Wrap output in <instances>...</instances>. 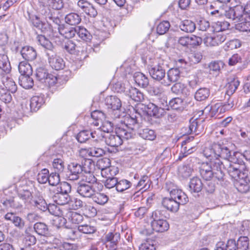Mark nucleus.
I'll return each instance as SVG.
<instances>
[{
  "label": "nucleus",
  "mask_w": 250,
  "mask_h": 250,
  "mask_svg": "<svg viewBox=\"0 0 250 250\" xmlns=\"http://www.w3.org/2000/svg\"><path fill=\"white\" fill-rule=\"evenodd\" d=\"M167 190L169 192L170 198H165L162 201L163 206L172 212H176L180 205H184L188 201V198L185 192L178 189L172 183L166 184Z\"/></svg>",
  "instance_id": "f257e3e1"
},
{
  "label": "nucleus",
  "mask_w": 250,
  "mask_h": 250,
  "mask_svg": "<svg viewBox=\"0 0 250 250\" xmlns=\"http://www.w3.org/2000/svg\"><path fill=\"white\" fill-rule=\"evenodd\" d=\"M225 166L219 158H211L208 162L203 163L200 167V173L206 181L212 178L219 181H223L225 176Z\"/></svg>",
  "instance_id": "f03ea898"
},
{
  "label": "nucleus",
  "mask_w": 250,
  "mask_h": 250,
  "mask_svg": "<svg viewBox=\"0 0 250 250\" xmlns=\"http://www.w3.org/2000/svg\"><path fill=\"white\" fill-rule=\"evenodd\" d=\"M112 129L113 124L111 122L106 121L104 123L102 129L104 132H107L104 140L107 145L116 147L122 144L124 140H127L131 138L130 134L126 133L123 128H117L115 134H108Z\"/></svg>",
  "instance_id": "7ed1b4c3"
},
{
  "label": "nucleus",
  "mask_w": 250,
  "mask_h": 250,
  "mask_svg": "<svg viewBox=\"0 0 250 250\" xmlns=\"http://www.w3.org/2000/svg\"><path fill=\"white\" fill-rule=\"evenodd\" d=\"M19 196L26 206H32L42 211H46L48 208L46 201L40 195L33 196L29 191L26 190L20 194Z\"/></svg>",
  "instance_id": "20e7f679"
},
{
  "label": "nucleus",
  "mask_w": 250,
  "mask_h": 250,
  "mask_svg": "<svg viewBox=\"0 0 250 250\" xmlns=\"http://www.w3.org/2000/svg\"><path fill=\"white\" fill-rule=\"evenodd\" d=\"M231 163L229 164L227 168L229 176L235 181L246 177V167L244 162L241 160L234 159Z\"/></svg>",
  "instance_id": "39448f33"
},
{
  "label": "nucleus",
  "mask_w": 250,
  "mask_h": 250,
  "mask_svg": "<svg viewBox=\"0 0 250 250\" xmlns=\"http://www.w3.org/2000/svg\"><path fill=\"white\" fill-rule=\"evenodd\" d=\"M116 87L117 92H123L135 102H141L144 99V94L139 89L131 86L129 84L123 85L120 83H117Z\"/></svg>",
  "instance_id": "423d86ee"
},
{
  "label": "nucleus",
  "mask_w": 250,
  "mask_h": 250,
  "mask_svg": "<svg viewBox=\"0 0 250 250\" xmlns=\"http://www.w3.org/2000/svg\"><path fill=\"white\" fill-rule=\"evenodd\" d=\"M36 77L39 82L47 86H53L57 82V77L49 74L47 70L43 67L36 69Z\"/></svg>",
  "instance_id": "0eeeda50"
},
{
  "label": "nucleus",
  "mask_w": 250,
  "mask_h": 250,
  "mask_svg": "<svg viewBox=\"0 0 250 250\" xmlns=\"http://www.w3.org/2000/svg\"><path fill=\"white\" fill-rule=\"evenodd\" d=\"M212 149L216 153L217 158L220 157L229 162L234 160L235 158L231 155L232 151L227 145L220 143H214Z\"/></svg>",
  "instance_id": "6e6552de"
},
{
  "label": "nucleus",
  "mask_w": 250,
  "mask_h": 250,
  "mask_svg": "<svg viewBox=\"0 0 250 250\" xmlns=\"http://www.w3.org/2000/svg\"><path fill=\"white\" fill-rule=\"evenodd\" d=\"M30 19L32 25L38 29L41 30L42 32L46 34L51 38L57 37L55 35L56 33L54 32L52 27L50 24L42 22L40 18L35 15L33 16Z\"/></svg>",
  "instance_id": "1a4fd4ad"
},
{
  "label": "nucleus",
  "mask_w": 250,
  "mask_h": 250,
  "mask_svg": "<svg viewBox=\"0 0 250 250\" xmlns=\"http://www.w3.org/2000/svg\"><path fill=\"white\" fill-rule=\"evenodd\" d=\"M105 104L108 109L112 110V114H113V118L120 117V109L122 105L120 99L114 96H107L105 99Z\"/></svg>",
  "instance_id": "9d476101"
},
{
  "label": "nucleus",
  "mask_w": 250,
  "mask_h": 250,
  "mask_svg": "<svg viewBox=\"0 0 250 250\" xmlns=\"http://www.w3.org/2000/svg\"><path fill=\"white\" fill-rule=\"evenodd\" d=\"M159 215V211L152 212L151 218L153 220L151 221V225L152 229L156 232H164L168 229L169 224L166 220L160 219Z\"/></svg>",
  "instance_id": "9b49d317"
},
{
  "label": "nucleus",
  "mask_w": 250,
  "mask_h": 250,
  "mask_svg": "<svg viewBox=\"0 0 250 250\" xmlns=\"http://www.w3.org/2000/svg\"><path fill=\"white\" fill-rule=\"evenodd\" d=\"M139 127V123L136 116L134 118L130 116L127 117L124 121V123L118 127V128H123L126 133H130L131 138H133L135 135L133 132L138 130Z\"/></svg>",
  "instance_id": "f8f14e48"
},
{
  "label": "nucleus",
  "mask_w": 250,
  "mask_h": 250,
  "mask_svg": "<svg viewBox=\"0 0 250 250\" xmlns=\"http://www.w3.org/2000/svg\"><path fill=\"white\" fill-rule=\"evenodd\" d=\"M46 55L48 56V60L50 66L56 70H62L65 66V63L61 57L55 54L54 52H46Z\"/></svg>",
  "instance_id": "ddd939ff"
},
{
  "label": "nucleus",
  "mask_w": 250,
  "mask_h": 250,
  "mask_svg": "<svg viewBox=\"0 0 250 250\" xmlns=\"http://www.w3.org/2000/svg\"><path fill=\"white\" fill-rule=\"evenodd\" d=\"M205 111L209 112V115L211 117H214L216 118H221L220 115L226 111L221 103H217L211 105H208L205 108L204 110L200 111L201 114L202 115Z\"/></svg>",
  "instance_id": "4468645a"
},
{
  "label": "nucleus",
  "mask_w": 250,
  "mask_h": 250,
  "mask_svg": "<svg viewBox=\"0 0 250 250\" xmlns=\"http://www.w3.org/2000/svg\"><path fill=\"white\" fill-rule=\"evenodd\" d=\"M68 178L70 180L75 181L80 179L83 172L81 165L76 162L70 163L67 166Z\"/></svg>",
  "instance_id": "2eb2a0df"
},
{
  "label": "nucleus",
  "mask_w": 250,
  "mask_h": 250,
  "mask_svg": "<svg viewBox=\"0 0 250 250\" xmlns=\"http://www.w3.org/2000/svg\"><path fill=\"white\" fill-rule=\"evenodd\" d=\"M226 39V36L223 33H214L213 36L205 37L203 42L207 46H215L221 44Z\"/></svg>",
  "instance_id": "dca6fc26"
},
{
  "label": "nucleus",
  "mask_w": 250,
  "mask_h": 250,
  "mask_svg": "<svg viewBox=\"0 0 250 250\" xmlns=\"http://www.w3.org/2000/svg\"><path fill=\"white\" fill-rule=\"evenodd\" d=\"M167 79L162 81V84L169 86L171 83L177 82L181 77V72L179 68L169 69L167 73Z\"/></svg>",
  "instance_id": "f3484780"
},
{
  "label": "nucleus",
  "mask_w": 250,
  "mask_h": 250,
  "mask_svg": "<svg viewBox=\"0 0 250 250\" xmlns=\"http://www.w3.org/2000/svg\"><path fill=\"white\" fill-rule=\"evenodd\" d=\"M77 192L80 196L84 198H91L95 192L92 185L78 182Z\"/></svg>",
  "instance_id": "a211bd4d"
},
{
  "label": "nucleus",
  "mask_w": 250,
  "mask_h": 250,
  "mask_svg": "<svg viewBox=\"0 0 250 250\" xmlns=\"http://www.w3.org/2000/svg\"><path fill=\"white\" fill-rule=\"evenodd\" d=\"M149 73L151 77L154 80L160 82L162 83V81L165 80L166 76V72L164 67L160 65L151 66L149 68Z\"/></svg>",
  "instance_id": "6ab92c4d"
},
{
  "label": "nucleus",
  "mask_w": 250,
  "mask_h": 250,
  "mask_svg": "<svg viewBox=\"0 0 250 250\" xmlns=\"http://www.w3.org/2000/svg\"><path fill=\"white\" fill-rule=\"evenodd\" d=\"M78 6L87 15L91 17H95L97 11L89 2L86 0H79L77 2Z\"/></svg>",
  "instance_id": "aec40b11"
},
{
  "label": "nucleus",
  "mask_w": 250,
  "mask_h": 250,
  "mask_svg": "<svg viewBox=\"0 0 250 250\" xmlns=\"http://www.w3.org/2000/svg\"><path fill=\"white\" fill-rule=\"evenodd\" d=\"M60 34L65 38L70 39L76 34V27H70L64 24L59 25L58 28Z\"/></svg>",
  "instance_id": "412c9836"
},
{
  "label": "nucleus",
  "mask_w": 250,
  "mask_h": 250,
  "mask_svg": "<svg viewBox=\"0 0 250 250\" xmlns=\"http://www.w3.org/2000/svg\"><path fill=\"white\" fill-rule=\"evenodd\" d=\"M21 53L22 58L27 61H33L37 57V52L35 49L29 46L23 47L21 51Z\"/></svg>",
  "instance_id": "4be33fe9"
},
{
  "label": "nucleus",
  "mask_w": 250,
  "mask_h": 250,
  "mask_svg": "<svg viewBox=\"0 0 250 250\" xmlns=\"http://www.w3.org/2000/svg\"><path fill=\"white\" fill-rule=\"evenodd\" d=\"M203 120L197 118H191L189 121V131L195 134H199L202 130L203 127L202 125Z\"/></svg>",
  "instance_id": "5701e85b"
},
{
  "label": "nucleus",
  "mask_w": 250,
  "mask_h": 250,
  "mask_svg": "<svg viewBox=\"0 0 250 250\" xmlns=\"http://www.w3.org/2000/svg\"><path fill=\"white\" fill-rule=\"evenodd\" d=\"M203 187V184L199 177H194L190 179L189 184V189L191 193H198L200 192Z\"/></svg>",
  "instance_id": "b1692460"
},
{
  "label": "nucleus",
  "mask_w": 250,
  "mask_h": 250,
  "mask_svg": "<svg viewBox=\"0 0 250 250\" xmlns=\"http://www.w3.org/2000/svg\"><path fill=\"white\" fill-rule=\"evenodd\" d=\"M45 103L43 96H35L30 100V108L31 111H38L42 105Z\"/></svg>",
  "instance_id": "393cba45"
},
{
  "label": "nucleus",
  "mask_w": 250,
  "mask_h": 250,
  "mask_svg": "<svg viewBox=\"0 0 250 250\" xmlns=\"http://www.w3.org/2000/svg\"><path fill=\"white\" fill-rule=\"evenodd\" d=\"M2 82L8 91H11L12 93H14L17 91V85L11 77L7 74L4 75L2 77Z\"/></svg>",
  "instance_id": "a878e982"
},
{
  "label": "nucleus",
  "mask_w": 250,
  "mask_h": 250,
  "mask_svg": "<svg viewBox=\"0 0 250 250\" xmlns=\"http://www.w3.org/2000/svg\"><path fill=\"white\" fill-rule=\"evenodd\" d=\"M230 5L233 7L234 11H235L234 15L236 22L239 21L243 14L246 15V2H245V4L236 3V4H234V5Z\"/></svg>",
  "instance_id": "bb28decb"
},
{
  "label": "nucleus",
  "mask_w": 250,
  "mask_h": 250,
  "mask_svg": "<svg viewBox=\"0 0 250 250\" xmlns=\"http://www.w3.org/2000/svg\"><path fill=\"white\" fill-rule=\"evenodd\" d=\"M210 94V90L208 88L206 87L200 88L195 92L194 98L197 101H204L208 99Z\"/></svg>",
  "instance_id": "cd10ccee"
},
{
  "label": "nucleus",
  "mask_w": 250,
  "mask_h": 250,
  "mask_svg": "<svg viewBox=\"0 0 250 250\" xmlns=\"http://www.w3.org/2000/svg\"><path fill=\"white\" fill-rule=\"evenodd\" d=\"M179 27L182 31L186 33H192L196 28L195 23L188 20L181 21Z\"/></svg>",
  "instance_id": "c85d7f7f"
},
{
  "label": "nucleus",
  "mask_w": 250,
  "mask_h": 250,
  "mask_svg": "<svg viewBox=\"0 0 250 250\" xmlns=\"http://www.w3.org/2000/svg\"><path fill=\"white\" fill-rule=\"evenodd\" d=\"M134 80L139 86L144 88L147 87L149 84L147 77L141 72H136L134 74Z\"/></svg>",
  "instance_id": "c756f323"
},
{
  "label": "nucleus",
  "mask_w": 250,
  "mask_h": 250,
  "mask_svg": "<svg viewBox=\"0 0 250 250\" xmlns=\"http://www.w3.org/2000/svg\"><path fill=\"white\" fill-rule=\"evenodd\" d=\"M34 231L38 234L46 236L49 233V229L47 225L42 222H37L33 226Z\"/></svg>",
  "instance_id": "7c9ffc66"
},
{
  "label": "nucleus",
  "mask_w": 250,
  "mask_h": 250,
  "mask_svg": "<svg viewBox=\"0 0 250 250\" xmlns=\"http://www.w3.org/2000/svg\"><path fill=\"white\" fill-rule=\"evenodd\" d=\"M80 178L81 180L79 182L92 185L97 180L92 172H83Z\"/></svg>",
  "instance_id": "2f4dec72"
},
{
  "label": "nucleus",
  "mask_w": 250,
  "mask_h": 250,
  "mask_svg": "<svg viewBox=\"0 0 250 250\" xmlns=\"http://www.w3.org/2000/svg\"><path fill=\"white\" fill-rule=\"evenodd\" d=\"M0 69L6 74L11 71V66L7 56L0 53Z\"/></svg>",
  "instance_id": "473e14b6"
},
{
  "label": "nucleus",
  "mask_w": 250,
  "mask_h": 250,
  "mask_svg": "<svg viewBox=\"0 0 250 250\" xmlns=\"http://www.w3.org/2000/svg\"><path fill=\"white\" fill-rule=\"evenodd\" d=\"M168 105L174 110L182 111L184 109V104L183 99L177 97L172 98L168 103Z\"/></svg>",
  "instance_id": "72a5a7b5"
},
{
  "label": "nucleus",
  "mask_w": 250,
  "mask_h": 250,
  "mask_svg": "<svg viewBox=\"0 0 250 250\" xmlns=\"http://www.w3.org/2000/svg\"><path fill=\"white\" fill-rule=\"evenodd\" d=\"M19 83L23 88L29 89L33 87L34 81L30 75H21L19 77Z\"/></svg>",
  "instance_id": "f704fd0d"
},
{
  "label": "nucleus",
  "mask_w": 250,
  "mask_h": 250,
  "mask_svg": "<svg viewBox=\"0 0 250 250\" xmlns=\"http://www.w3.org/2000/svg\"><path fill=\"white\" fill-rule=\"evenodd\" d=\"M53 200L58 205H64L68 204L70 200L69 194L55 193L53 197Z\"/></svg>",
  "instance_id": "c9c22d12"
},
{
  "label": "nucleus",
  "mask_w": 250,
  "mask_h": 250,
  "mask_svg": "<svg viewBox=\"0 0 250 250\" xmlns=\"http://www.w3.org/2000/svg\"><path fill=\"white\" fill-rule=\"evenodd\" d=\"M139 134L143 139L150 141L154 140L156 137L154 131L148 128L140 130Z\"/></svg>",
  "instance_id": "e433bc0d"
},
{
  "label": "nucleus",
  "mask_w": 250,
  "mask_h": 250,
  "mask_svg": "<svg viewBox=\"0 0 250 250\" xmlns=\"http://www.w3.org/2000/svg\"><path fill=\"white\" fill-rule=\"evenodd\" d=\"M65 216L69 221L73 224H79L83 219V216L81 214L74 211H67Z\"/></svg>",
  "instance_id": "4c0bfd02"
},
{
  "label": "nucleus",
  "mask_w": 250,
  "mask_h": 250,
  "mask_svg": "<svg viewBox=\"0 0 250 250\" xmlns=\"http://www.w3.org/2000/svg\"><path fill=\"white\" fill-rule=\"evenodd\" d=\"M145 109L147 113L150 116L158 117L161 115L160 110L162 109L160 108L158 105H156L154 104L150 103L148 104L145 105Z\"/></svg>",
  "instance_id": "58836bf2"
},
{
  "label": "nucleus",
  "mask_w": 250,
  "mask_h": 250,
  "mask_svg": "<svg viewBox=\"0 0 250 250\" xmlns=\"http://www.w3.org/2000/svg\"><path fill=\"white\" fill-rule=\"evenodd\" d=\"M66 23L71 25H76L81 21L80 16L75 13H71L67 14L65 17Z\"/></svg>",
  "instance_id": "ea45409f"
},
{
  "label": "nucleus",
  "mask_w": 250,
  "mask_h": 250,
  "mask_svg": "<svg viewBox=\"0 0 250 250\" xmlns=\"http://www.w3.org/2000/svg\"><path fill=\"white\" fill-rule=\"evenodd\" d=\"M192 169L187 165H182L179 167L178 174L179 177L182 179H187L191 174Z\"/></svg>",
  "instance_id": "a19ab883"
},
{
  "label": "nucleus",
  "mask_w": 250,
  "mask_h": 250,
  "mask_svg": "<svg viewBox=\"0 0 250 250\" xmlns=\"http://www.w3.org/2000/svg\"><path fill=\"white\" fill-rule=\"evenodd\" d=\"M85 151H86V153H88L89 156L96 157L102 156L105 153V151L103 149L97 146L91 147L87 150L82 149L81 153H82Z\"/></svg>",
  "instance_id": "79ce46f5"
},
{
  "label": "nucleus",
  "mask_w": 250,
  "mask_h": 250,
  "mask_svg": "<svg viewBox=\"0 0 250 250\" xmlns=\"http://www.w3.org/2000/svg\"><path fill=\"white\" fill-rule=\"evenodd\" d=\"M237 250H250L249 239L247 236L240 237L236 242Z\"/></svg>",
  "instance_id": "37998d69"
},
{
  "label": "nucleus",
  "mask_w": 250,
  "mask_h": 250,
  "mask_svg": "<svg viewBox=\"0 0 250 250\" xmlns=\"http://www.w3.org/2000/svg\"><path fill=\"white\" fill-rule=\"evenodd\" d=\"M18 68L21 75H30L32 73V67L27 62L23 61L20 62Z\"/></svg>",
  "instance_id": "c03bdc74"
},
{
  "label": "nucleus",
  "mask_w": 250,
  "mask_h": 250,
  "mask_svg": "<svg viewBox=\"0 0 250 250\" xmlns=\"http://www.w3.org/2000/svg\"><path fill=\"white\" fill-rule=\"evenodd\" d=\"M120 240V234L118 232H109L105 235V240L109 242L113 247L116 246Z\"/></svg>",
  "instance_id": "a18cd8bd"
},
{
  "label": "nucleus",
  "mask_w": 250,
  "mask_h": 250,
  "mask_svg": "<svg viewBox=\"0 0 250 250\" xmlns=\"http://www.w3.org/2000/svg\"><path fill=\"white\" fill-rule=\"evenodd\" d=\"M239 83V81L237 79H234L230 82L228 83L226 85V95L231 96L237 89Z\"/></svg>",
  "instance_id": "49530a36"
},
{
  "label": "nucleus",
  "mask_w": 250,
  "mask_h": 250,
  "mask_svg": "<svg viewBox=\"0 0 250 250\" xmlns=\"http://www.w3.org/2000/svg\"><path fill=\"white\" fill-rule=\"evenodd\" d=\"M235 186L237 190L241 193H247L250 190V186L244 178L236 181Z\"/></svg>",
  "instance_id": "de8ad7c7"
},
{
  "label": "nucleus",
  "mask_w": 250,
  "mask_h": 250,
  "mask_svg": "<svg viewBox=\"0 0 250 250\" xmlns=\"http://www.w3.org/2000/svg\"><path fill=\"white\" fill-rule=\"evenodd\" d=\"M37 40L40 44L47 50L46 52L52 51L53 47L51 42L44 35H38L37 36Z\"/></svg>",
  "instance_id": "09e8293b"
},
{
  "label": "nucleus",
  "mask_w": 250,
  "mask_h": 250,
  "mask_svg": "<svg viewBox=\"0 0 250 250\" xmlns=\"http://www.w3.org/2000/svg\"><path fill=\"white\" fill-rule=\"evenodd\" d=\"M62 48L66 52L71 54H75L77 51H79L76 44L71 40L65 42L62 45Z\"/></svg>",
  "instance_id": "8fccbe9b"
},
{
  "label": "nucleus",
  "mask_w": 250,
  "mask_h": 250,
  "mask_svg": "<svg viewBox=\"0 0 250 250\" xmlns=\"http://www.w3.org/2000/svg\"><path fill=\"white\" fill-rule=\"evenodd\" d=\"M151 181L146 175H143L136 185L137 188L144 191L148 189L150 186Z\"/></svg>",
  "instance_id": "3c124183"
},
{
  "label": "nucleus",
  "mask_w": 250,
  "mask_h": 250,
  "mask_svg": "<svg viewBox=\"0 0 250 250\" xmlns=\"http://www.w3.org/2000/svg\"><path fill=\"white\" fill-rule=\"evenodd\" d=\"M187 142H189L188 140H185L182 143L183 150L181 151V153L179 154L178 157V160H181L184 157L188 156L189 154H191L195 150L194 147H191L189 145H188L187 146L184 147V144H187Z\"/></svg>",
  "instance_id": "603ef678"
},
{
  "label": "nucleus",
  "mask_w": 250,
  "mask_h": 250,
  "mask_svg": "<svg viewBox=\"0 0 250 250\" xmlns=\"http://www.w3.org/2000/svg\"><path fill=\"white\" fill-rule=\"evenodd\" d=\"M93 201L98 204L104 205L108 201V197L104 193L94 192V194L91 197Z\"/></svg>",
  "instance_id": "864d4df0"
},
{
  "label": "nucleus",
  "mask_w": 250,
  "mask_h": 250,
  "mask_svg": "<svg viewBox=\"0 0 250 250\" xmlns=\"http://www.w3.org/2000/svg\"><path fill=\"white\" fill-rule=\"evenodd\" d=\"M95 167L94 162L90 159H84L82 163L81 167L83 172H92Z\"/></svg>",
  "instance_id": "5fc2aeb1"
},
{
  "label": "nucleus",
  "mask_w": 250,
  "mask_h": 250,
  "mask_svg": "<svg viewBox=\"0 0 250 250\" xmlns=\"http://www.w3.org/2000/svg\"><path fill=\"white\" fill-rule=\"evenodd\" d=\"M76 29V33L81 39L86 42L90 40L91 35L85 28L78 26Z\"/></svg>",
  "instance_id": "6e6d98bb"
},
{
  "label": "nucleus",
  "mask_w": 250,
  "mask_h": 250,
  "mask_svg": "<svg viewBox=\"0 0 250 250\" xmlns=\"http://www.w3.org/2000/svg\"><path fill=\"white\" fill-rule=\"evenodd\" d=\"M91 117L92 119L95 120V122L93 123L96 126H98L99 122L105 118L104 114L100 110H94L92 112Z\"/></svg>",
  "instance_id": "4d7b16f0"
},
{
  "label": "nucleus",
  "mask_w": 250,
  "mask_h": 250,
  "mask_svg": "<svg viewBox=\"0 0 250 250\" xmlns=\"http://www.w3.org/2000/svg\"><path fill=\"white\" fill-rule=\"evenodd\" d=\"M78 230L84 234H92L96 231V229L94 226L90 225L83 224L78 227Z\"/></svg>",
  "instance_id": "13d9d810"
},
{
  "label": "nucleus",
  "mask_w": 250,
  "mask_h": 250,
  "mask_svg": "<svg viewBox=\"0 0 250 250\" xmlns=\"http://www.w3.org/2000/svg\"><path fill=\"white\" fill-rule=\"evenodd\" d=\"M0 100L5 104L12 102V97L9 91L4 89L0 90Z\"/></svg>",
  "instance_id": "bf43d9fd"
},
{
  "label": "nucleus",
  "mask_w": 250,
  "mask_h": 250,
  "mask_svg": "<svg viewBox=\"0 0 250 250\" xmlns=\"http://www.w3.org/2000/svg\"><path fill=\"white\" fill-rule=\"evenodd\" d=\"M131 185L130 181L127 180H121L117 181L116 189L119 192H123L128 189Z\"/></svg>",
  "instance_id": "052dcab7"
},
{
  "label": "nucleus",
  "mask_w": 250,
  "mask_h": 250,
  "mask_svg": "<svg viewBox=\"0 0 250 250\" xmlns=\"http://www.w3.org/2000/svg\"><path fill=\"white\" fill-rule=\"evenodd\" d=\"M118 172V171L117 168L110 166L101 172V175L103 177L106 178L114 177V176L116 175Z\"/></svg>",
  "instance_id": "680f3d73"
},
{
  "label": "nucleus",
  "mask_w": 250,
  "mask_h": 250,
  "mask_svg": "<svg viewBox=\"0 0 250 250\" xmlns=\"http://www.w3.org/2000/svg\"><path fill=\"white\" fill-rule=\"evenodd\" d=\"M170 23L167 21H163L160 22L157 27V32L159 35L165 34L169 29Z\"/></svg>",
  "instance_id": "e2e57ef3"
},
{
  "label": "nucleus",
  "mask_w": 250,
  "mask_h": 250,
  "mask_svg": "<svg viewBox=\"0 0 250 250\" xmlns=\"http://www.w3.org/2000/svg\"><path fill=\"white\" fill-rule=\"evenodd\" d=\"M91 135V131L83 130L80 132L77 136V140L81 143H83L90 139Z\"/></svg>",
  "instance_id": "0e129e2a"
},
{
  "label": "nucleus",
  "mask_w": 250,
  "mask_h": 250,
  "mask_svg": "<svg viewBox=\"0 0 250 250\" xmlns=\"http://www.w3.org/2000/svg\"><path fill=\"white\" fill-rule=\"evenodd\" d=\"M91 137L93 139V141L96 143H100L104 141L106 134L103 133L101 130H97L93 132H91Z\"/></svg>",
  "instance_id": "69168bd1"
},
{
  "label": "nucleus",
  "mask_w": 250,
  "mask_h": 250,
  "mask_svg": "<svg viewBox=\"0 0 250 250\" xmlns=\"http://www.w3.org/2000/svg\"><path fill=\"white\" fill-rule=\"evenodd\" d=\"M49 170L44 168L42 169L38 175V181L41 184H45L48 181Z\"/></svg>",
  "instance_id": "338daca9"
},
{
  "label": "nucleus",
  "mask_w": 250,
  "mask_h": 250,
  "mask_svg": "<svg viewBox=\"0 0 250 250\" xmlns=\"http://www.w3.org/2000/svg\"><path fill=\"white\" fill-rule=\"evenodd\" d=\"M70 207L74 210L78 209L83 206V202L80 199L77 198H71L68 203Z\"/></svg>",
  "instance_id": "774afa93"
}]
</instances>
